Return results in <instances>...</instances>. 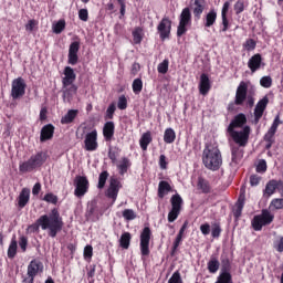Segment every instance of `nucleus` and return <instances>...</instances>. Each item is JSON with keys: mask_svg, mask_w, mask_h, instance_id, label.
<instances>
[{"mask_svg": "<svg viewBox=\"0 0 283 283\" xmlns=\"http://www.w3.org/2000/svg\"><path fill=\"white\" fill-rule=\"evenodd\" d=\"M49 231V235L54 238L60 231L63 230V218L56 208L52 209L49 214L41 216L36 223L29 226L28 231Z\"/></svg>", "mask_w": 283, "mask_h": 283, "instance_id": "obj_1", "label": "nucleus"}, {"mask_svg": "<svg viewBox=\"0 0 283 283\" xmlns=\"http://www.w3.org/2000/svg\"><path fill=\"white\" fill-rule=\"evenodd\" d=\"M202 163L207 169L218 171L222 167V154L216 144H209L203 149Z\"/></svg>", "mask_w": 283, "mask_h": 283, "instance_id": "obj_2", "label": "nucleus"}, {"mask_svg": "<svg viewBox=\"0 0 283 283\" xmlns=\"http://www.w3.org/2000/svg\"><path fill=\"white\" fill-rule=\"evenodd\" d=\"M74 81H76V73H74V69L71 66H66L64 69V76L62 78L63 87H70L64 91V98L71 101L72 96L76 94V85H73Z\"/></svg>", "mask_w": 283, "mask_h": 283, "instance_id": "obj_3", "label": "nucleus"}, {"mask_svg": "<svg viewBox=\"0 0 283 283\" xmlns=\"http://www.w3.org/2000/svg\"><path fill=\"white\" fill-rule=\"evenodd\" d=\"M48 158H50V156L45 151L32 155L28 161L20 165V171H34V169H39V167L45 165Z\"/></svg>", "mask_w": 283, "mask_h": 283, "instance_id": "obj_4", "label": "nucleus"}, {"mask_svg": "<svg viewBox=\"0 0 283 283\" xmlns=\"http://www.w3.org/2000/svg\"><path fill=\"white\" fill-rule=\"evenodd\" d=\"M275 220V214L269 209H263L260 214L255 216L252 220L254 231H262V227H268Z\"/></svg>", "mask_w": 283, "mask_h": 283, "instance_id": "obj_5", "label": "nucleus"}, {"mask_svg": "<svg viewBox=\"0 0 283 283\" xmlns=\"http://www.w3.org/2000/svg\"><path fill=\"white\" fill-rule=\"evenodd\" d=\"M228 133L237 145L240 147H247L249 136H251V127L244 126L241 130L228 129Z\"/></svg>", "mask_w": 283, "mask_h": 283, "instance_id": "obj_6", "label": "nucleus"}, {"mask_svg": "<svg viewBox=\"0 0 283 283\" xmlns=\"http://www.w3.org/2000/svg\"><path fill=\"white\" fill-rule=\"evenodd\" d=\"M189 28H191V10L189 8H185L179 15L177 36H184V34H187Z\"/></svg>", "mask_w": 283, "mask_h": 283, "instance_id": "obj_7", "label": "nucleus"}, {"mask_svg": "<svg viewBox=\"0 0 283 283\" xmlns=\"http://www.w3.org/2000/svg\"><path fill=\"white\" fill-rule=\"evenodd\" d=\"M170 205L171 209L168 212V222H176V220H178V216H180V212L182 211V205H185V201L180 195L176 193L170 198Z\"/></svg>", "mask_w": 283, "mask_h": 283, "instance_id": "obj_8", "label": "nucleus"}, {"mask_svg": "<svg viewBox=\"0 0 283 283\" xmlns=\"http://www.w3.org/2000/svg\"><path fill=\"white\" fill-rule=\"evenodd\" d=\"M25 87H28V85L25 84V80H23V77H18L12 81L11 97L13 98V101L22 98V96H25Z\"/></svg>", "mask_w": 283, "mask_h": 283, "instance_id": "obj_9", "label": "nucleus"}, {"mask_svg": "<svg viewBox=\"0 0 283 283\" xmlns=\"http://www.w3.org/2000/svg\"><path fill=\"white\" fill-rule=\"evenodd\" d=\"M149 242H151V229L149 227H145L140 233V253L144 258L149 255Z\"/></svg>", "mask_w": 283, "mask_h": 283, "instance_id": "obj_10", "label": "nucleus"}, {"mask_svg": "<svg viewBox=\"0 0 283 283\" xmlns=\"http://www.w3.org/2000/svg\"><path fill=\"white\" fill-rule=\"evenodd\" d=\"M84 149L86 151H96L98 149V132L96 129L85 135Z\"/></svg>", "mask_w": 283, "mask_h": 283, "instance_id": "obj_11", "label": "nucleus"}, {"mask_svg": "<svg viewBox=\"0 0 283 283\" xmlns=\"http://www.w3.org/2000/svg\"><path fill=\"white\" fill-rule=\"evenodd\" d=\"M123 185L118 179L112 178L105 192L106 198H109L111 200H113V202H116V198H118V191H120Z\"/></svg>", "mask_w": 283, "mask_h": 283, "instance_id": "obj_12", "label": "nucleus"}, {"mask_svg": "<svg viewBox=\"0 0 283 283\" xmlns=\"http://www.w3.org/2000/svg\"><path fill=\"white\" fill-rule=\"evenodd\" d=\"M157 31L161 41L169 39L171 34V20L169 18H163L157 27Z\"/></svg>", "mask_w": 283, "mask_h": 283, "instance_id": "obj_13", "label": "nucleus"}, {"mask_svg": "<svg viewBox=\"0 0 283 283\" xmlns=\"http://www.w3.org/2000/svg\"><path fill=\"white\" fill-rule=\"evenodd\" d=\"M280 125H282V120L280 119V115H276L272 123V126L270 127V129L264 136L265 143H269L266 145L268 149H270L271 145L273 144V137L275 136V133L277 132V128L280 127Z\"/></svg>", "mask_w": 283, "mask_h": 283, "instance_id": "obj_14", "label": "nucleus"}, {"mask_svg": "<svg viewBox=\"0 0 283 283\" xmlns=\"http://www.w3.org/2000/svg\"><path fill=\"white\" fill-rule=\"evenodd\" d=\"M247 92H249V83L240 82L234 97L235 105H244V101H247Z\"/></svg>", "mask_w": 283, "mask_h": 283, "instance_id": "obj_15", "label": "nucleus"}, {"mask_svg": "<svg viewBox=\"0 0 283 283\" xmlns=\"http://www.w3.org/2000/svg\"><path fill=\"white\" fill-rule=\"evenodd\" d=\"M75 185V196L76 198H83V196H85L90 189V181H87V179L85 178H77L74 181Z\"/></svg>", "mask_w": 283, "mask_h": 283, "instance_id": "obj_16", "label": "nucleus"}, {"mask_svg": "<svg viewBox=\"0 0 283 283\" xmlns=\"http://www.w3.org/2000/svg\"><path fill=\"white\" fill-rule=\"evenodd\" d=\"M282 190H283L282 180L272 179L266 185L263 196L265 198H271V196H273V193H275V191H282Z\"/></svg>", "mask_w": 283, "mask_h": 283, "instance_id": "obj_17", "label": "nucleus"}, {"mask_svg": "<svg viewBox=\"0 0 283 283\" xmlns=\"http://www.w3.org/2000/svg\"><path fill=\"white\" fill-rule=\"evenodd\" d=\"M43 272V263L38 260H33L28 265V275L30 279V283H34V277H36L38 273Z\"/></svg>", "mask_w": 283, "mask_h": 283, "instance_id": "obj_18", "label": "nucleus"}, {"mask_svg": "<svg viewBox=\"0 0 283 283\" xmlns=\"http://www.w3.org/2000/svg\"><path fill=\"white\" fill-rule=\"evenodd\" d=\"M248 67L252 72V74H255L258 70L264 67V62H262V55L260 53L252 55L248 61Z\"/></svg>", "mask_w": 283, "mask_h": 283, "instance_id": "obj_19", "label": "nucleus"}, {"mask_svg": "<svg viewBox=\"0 0 283 283\" xmlns=\"http://www.w3.org/2000/svg\"><path fill=\"white\" fill-rule=\"evenodd\" d=\"M266 105H269V97H263L261 101L258 102L254 108V123L258 125L260 123V118L264 116V111L266 109Z\"/></svg>", "mask_w": 283, "mask_h": 283, "instance_id": "obj_20", "label": "nucleus"}, {"mask_svg": "<svg viewBox=\"0 0 283 283\" xmlns=\"http://www.w3.org/2000/svg\"><path fill=\"white\" fill-rule=\"evenodd\" d=\"M78 50H81V43L73 42L69 48V64L76 65L78 63Z\"/></svg>", "mask_w": 283, "mask_h": 283, "instance_id": "obj_21", "label": "nucleus"}, {"mask_svg": "<svg viewBox=\"0 0 283 283\" xmlns=\"http://www.w3.org/2000/svg\"><path fill=\"white\" fill-rule=\"evenodd\" d=\"M211 91V80H209V75L202 73L199 80V93L202 96H207Z\"/></svg>", "mask_w": 283, "mask_h": 283, "instance_id": "obj_22", "label": "nucleus"}, {"mask_svg": "<svg viewBox=\"0 0 283 283\" xmlns=\"http://www.w3.org/2000/svg\"><path fill=\"white\" fill-rule=\"evenodd\" d=\"M244 154L242 153V149L238 147L232 148V159L230 163V167L233 169V171H237L240 167V164L242 163Z\"/></svg>", "mask_w": 283, "mask_h": 283, "instance_id": "obj_23", "label": "nucleus"}, {"mask_svg": "<svg viewBox=\"0 0 283 283\" xmlns=\"http://www.w3.org/2000/svg\"><path fill=\"white\" fill-rule=\"evenodd\" d=\"M247 125V115L240 113L231 120L228 129H238V127H244Z\"/></svg>", "mask_w": 283, "mask_h": 283, "instance_id": "obj_24", "label": "nucleus"}, {"mask_svg": "<svg viewBox=\"0 0 283 283\" xmlns=\"http://www.w3.org/2000/svg\"><path fill=\"white\" fill-rule=\"evenodd\" d=\"M244 200H245L244 189H241V193L239 196V199H238L237 203L233 207L234 218H240V216H242V210L244 209Z\"/></svg>", "mask_w": 283, "mask_h": 283, "instance_id": "obj_25", "label": "nucleus"}, {"mask_svg": "<svg viewBox=\"0 0 283 283\" xmlns=\"http://www.w3.org/2000/svg\"><path fill=\"white\" fill-rule=\"evenodd\" d=\"M54 136V125L48 124L41 129L40 139L42 143L50 140Z\"/></svg>", "mask_w": 283, "mask_h": 283, "instance_id": "obj_26", "label": "nucleus"}, {"mask_svg": "<svg viewBox=\"0 0 283 283\" xmlns=\"http://www.w3.org/2000/svg\"><path fill=\"white\" fill-rule=\"evenodd\" d=\"M78 116V109H70L67 113L62 116L61 124L70 125V123H74V119Z\"/></svg>", "mask_w": 283, "mask_h": 283, "instance_id": "obj_27", "label": "nucleus"}, {"mask_svg": "<svg viewBox=\"0 0 283 283\" xmlns=\"http://www.w3.org/2000/svg\"><path fill=\"white\" fill-rule=\"evenodd\" d=\"M28 202H30V189L23 188L19 195L18 205L21 209H23Z\"/></svg>", "mask_w": 283, "mask_h": 283, "instance_id": "obj_28", "label": "nucleus"}, {"mask_svg": "<svg viewBox=\"0 0 283 283\" xmlns=\"http://www.w3.org/2000/svg\"><path fill=\"white\" fill-rule=\"evenodd\" d=\"M151 132H146L142 135L139 139V146L143 149V151H147V147H149V144L151 143Z\"/></svg>", "mask_w": 283, "mask_h": 283, "instance_id": "obj_29", "label": "nucleus"}, {"mask_svg": "<svg viewBox=\"0 0 283 283\" xmlns=\"http://www.w3.org/2000/svg\"><path fill=\"white\" fill-rule=\"evenodd\" d=\"M172 191L171 185L167 181H160L158 186V196L159 198H165L169 192Z\"/></svg>", "mask_w": 283, "mask_h": 283, "instance_id": "obj_30", "label": "nucleus"}, {"mask_svg": "<svg viewBox=\"0 0 283 283\" xmlns=\"http://www.w3.org/2000/svg\"><path fill=\"white\" fill-rule=\"evenodd\" d=\"M144 36H145V32L143 31V28L137 27L133 30V43L135 45H140V43H143Z\"/></svg>", "mask_w": 283, "mask_h": 283, "instance_id": "obj_31", "label": "nucleus"}, {"mask_svg": "<svg viewBox=\"0 0 283 283\" xmlns=\"http://www.w3.org/2000/svg\"><path fill=\"white\" fill-rule=\"evenodd\" d=\"M218 19V12H216V10H210L207 14H206V19H205V28H211V25H213L216 23V20Z\"/></svg>", "mask_w": 283, "mask_h": 283, "instance_id": "obj_32", "label": "nucleus"}, {"mask_svg": "<svg viewBox=\"0 0 283 283\" xmlns=\"http://www.w3.org/2000/svg\"><path fill=\"white\" fill-rule=\"evenodd\" d=\"M114 122H107L103 128L104 138H106L107 140H112V137L114 136Z\"/></svg>", "mask_w": 283, "mask_h": 283, "instance_id": "obj_33", "label": "nucleus"}, {"mask_svg": "<svg viewBox=\"0 0 283 283\" xmlns=\"http://www.w3.org/2000/svg\"><path fill=\"white\" fill-rule=\"evenodd\" d=\"M283 209V198H274L269 205L268 211H280Z\"/></svg>", "mask_w": 283, "mask_h": 283, "instance_id": "obj_34", "label": "nucleus"}, {"mask_svg": "<svg viewBox=\"0 0 283 283\" xmlns=\"http://www.w3.org/2000/svg\"><path fill=\"white\" fill-rule=\"evenodd\" d=\"M220 270V261L216 256L210 258V262H208V271L209 273H218Z\"/></svg>", "mask_w": 283, "mask_h": 283, "instance_id": "obj_35", "label": "nucleus"}, {"mask_svg": "<svg viewBox=\"0 0 283 283\" xmlns=\"http://www.w3.org/2000/svg\"><path fill=\"white\" fill-rule=\"evenodd\" d=\"M176 140V130L174 128H166L164 133V142L167 143V145H171Z\"/></svg>", "mask_w": 283, "mask_h": 283, "instance_id": "obj_36", "label": "nucleus"}, {"mask_svg": "<svg viewBox=\"0 0 283 283\" xmlns=\"http://www.w3.org/2000/svg\"><path fill=\"white\" fill-rule=\"evenodd\" d=\"M130 242H132V233L124 232L119 239V247H122V249H129Z\"/></svg>", "mask_w": 283, "mask_h": 283, "instance_id": "obj_37", "label": "nucleus"}, {"mask_svg": "<svg viewBox=\"0 0 283 283\" xmlns=\"http://www.w3.org/2000/svg\"><path fill=\"white\" fill-rule=\"evenodd\" d=\"M205 12V0H195L193 14L197 19Z\"/></svg>", "mask_w": 283, "mask_h": 283, "instance_id": "obj_38", "label": "nucleus"}, {"mask_svg": "<svg viewBox=\"0 0 283 283\" xmlns=\"http://www.w3.org/2000/svg\"><path fill=\"white\" fill-rule=\"evenodd\" d=\"M130 166H132V163L129 161V159L124 157V158H122V160L119 161L117 167H118L120 175L123 176V174H127V169H129Z\"/></svg>", "mask_w": 283, "mask_h": 283, "instance_id": "obj_39", "label": "nucleus"}, {"mask_svg": "<svg viewBox=\"0 0 283 283\" xmlns=\"http://www.w3.org/2000/svg\"><path fill=\"white\" fill-rule=\"evenodd\" d=\"M52 30L54 34H61L65 30V20H59L52 24Z\"/></svg>", "mask_w": 283, "mask_h": 283, "instance_id": "obj_40", "label": "nucleus"}, {"mask_svg": "<svg viewBox=\"0 0 283 283\" xmlns=\"http://www.w3.org/2000/svg\"><path fill=\"white\" fill-rule=\"evenodd\" d=\"M216 283H233V279L231 277V273L229 272H222Z\"/></svg>", "mask_w": 283, "mask_h": 283, "instance_id": "obj_41", "label": "nucleus"}, {"mask_svg": "<svg viewBox=\"0 0 283 283\" xmlns=\"http://www.w3.org/2000/svg\"><path fill=\"white\" fill-rule=\"evenodd\" d=\"M27 32H34V30H39V20L31 19L25 24Z\"/></svg>", "mask_w": 283, "mask_h": 283, "instance_id": "obj_42", "label": "nucleus"}, {"mask_svg": "<svg viewBox=\"0 0 283 283\" xmlns=\"http://www.w3.org/2000/svg\"><path fill=\"white\" fill-rule=\"evenodd\" d=\"M133 92L134 94H140L143 92V80L135 78L133 81Z\"/></svg>", "mask_w": 283, "mask_h": 283, "instance_id": "obj_43", "label": "nucleus"}, {"mask_svg": "<svg viewBox=\"0 0 283 283\" xmlns=\"http://www.w3.org/2000/svg\"><path fill=\"white\" fill-rule=\"evenodd\" d=\"M157 71L159 74H167L169 72V60H164L158 64Z\"/></svg>", "mask_w": 283, "mask_h": 283, "instance_id": "obj_44", "label": "nucleus"}, {"mask_svg": "<svg viewBox=\"0 0 283 283\" xmlns=\"http://www.w3.org/2000/svg\"><path fill=\"white\" fill-rule=\"evenodd\" d=\"M258 45V43L255 42V40L253 39H248L244 44L243 48L244 50H247V52H253V50H255V46Z\"/></svg>", "mask_w": 283, "mask_h": 283, "instance_id": "obj_45", "label": "nucleus"}, {"mask_svg": "<svg viewBox=\"0 0 283 283\" xmlns=\"http://www.w3.org/2000/svg\"><path fill=\"white\" fill-rule=\"evenodd\" d=\"M168 283H185L182 281V275L180 274V271L174 272L172 275L169 277Z\"/></svg>", "mask_w": 283, "mask_h": 283, "instance_id": "obj_46", "label": "nucleus"}, {"mask_svg": "<svg viewBox=\"0 0 283 283\" xmlns=\"http://www.w3.org/2000/svg\"><path fill=\"white\" fill-rule=\"evenodd\" d=\"M260 85H261V87L269 90V87H271V85H273V78H271V76H263L260 80Z\"/></svg>", "mask_w": 283, "mask_h": 283, "instance_id": "obj_47", "label": "nucleus"}, {"mask_svg": "<svg viewBox=\"0 0 283 283\" xmlns=\"http://www.w3.org/2000/svg\"><path fill=\"white\" fill-rule=\"evenodd\" d=\"M122 216H123V218L126 219L127 221L136 220V212H134V210H132V209H125V210L122 212Z\"/></svg>", "mask_w": 283, "mask_h": 283, "instance_id": "obj_48", "label": "nucleus"}, {"mask_svg": "<svg viewBox=\"0 0 283 283\" xmlns=\"http://www.w3.org/2000/svg\"><path fill=\"white\" fill-rule=\"evenodd\" d=\"M198 189H200V191H202V193H209L210 187H209V184L207 182V180L199 179Z\"/></svg>", "mask_w": 283, "mask_h": 283, "instance_id": "obj_49", "label": "nucleus"}, {"mask_svg": "<svg viewBox=\"0 0 283 283\" xmlns=\"http://www.w3.org/2000/svg\"><path fill=\"white\" fill-rule=\"evenodd\" d=\"M17 255V240H12L8 249V258H14Z\"/></svg>", "mask_w": 283, "mask_h": 283, "instance_id": "obj_50", "label": "nucleus"}, {"mask_svg": "<svg viewBox=\"0 0 283 283\" xmlns=\"http://www.w3.org/2000/svg\"><path fill=\"white\" fill-rule=\"evenodd\" d=\"M221 233H222V228L220 227V223H213L211 229L212 238H220Z\"/></svg>", "mask_w": 283, "mask_h": 283, "instance_id": "obj_51", "label": "nucleus"}, {"mask_svg": "<svg viewBox=\"0 0 283 283\" xmlns=\"http://www.w3.org/2000/svg\"><path fill=\"white\" fill-rule=\"evenodd\" d=\"M43 200H44V202H50L51 205H56L59 202V197H56L54 193L50 192L44 196Z\"/></svg>", "mask_w": 283, "mask_h": 283, "instance_id": "obj_52", "label": "nucleus"}, {"mask_svg": "<svg viewBox=\"0 0 283 283\" xmlns=\"http://www.w3.org/2000/svg\"><path fill=\"white\" fill-rule=\"evenodd\" d=\"M266 171V160L260 159L256 164V174H264Z\"/></svg>", "mask_w": 283, "mask_h": 283, "instance_id": "obj_53", "label": "nucleus"}, {"mask_svg": "<svg viewBox=\"0 0 283 283\" xmlns=\"http://www.w3.org/2000/svg\"><path fill=\"white\" fill-rule=\"evenodd\" d=\"M114 112H116V104L112 103L106 109V119L112 120L114 118Z\"/></svg>", "mask_w": 283, "mask_h": 283, "instance_id": "obj_54", "label": "nucleus"}, {"mask_svg": "<svg viewBox=\"0 0 283 283\" xmlns=\"http://www.w3.org/2000/svg\"><path fill=\"white\" fill-rule=\"evenodd\" d=\"M118 109H127V97L125 95H120L117 101Z\"/></svg>", "mask_w": 283, "mask_h": 283, "instance_id": "obj_55", "label": "nucleus"}, {"mask_svg": "<svg viewBox=\"0 0 283 283\" xmlns=\"http://www.w3.org/2000/svg\"><path fill=\"white\" fill-rule=\"evenodd\" d=\"M92 255H94V248H92V245H86L84 248L85 260H92Z\"/></svg>", "mask_w": 283, "mask_h": 283, "instance_id": "obj_56", "label": "nucleus"}, {"mask_svg": "<svg viewBox=\"0 0 283 283\" xmlns=\"http://www.w3.org/2000/svg\"><path fill=\"white\" fill-rule=\"evenodd\" d=\"M273 247L279 253H283V237H280L277 240H275Z\"/></svg>", "mask_w": 283, "mask_h": 283, "instance_id": "obj_57", "label": "nucleus"}, {"mask_svg": "<svg viewBox=\"0 0 283 283\" xmlns=\"http://www.w3.org/2000/svg\"><path fill=\"white\" fill-rule=\"evenodd\" d=\"M234 11H235V14H241V12H244V2L242 0H239L235 2Z\"/></svg>", "mask_w": 283, "mask_h": 283, "instance_id": "obj_58", "label": "nucleus"}, {"mask_svg": "<svg viewBox=\"0 0 283 283\" xmlns=\"http://www.w3.org/2000/svg\"><path fill=\"white\" fill-rule=\"evenodd\" d=\"M78 19L81 21H87L90 19V13L87 12V9H81L78 11Z\"/></svg>", "mask_w": 283, "mask_h": 283, "instance_id": "obj_59", "label": "nucleus"}, {"mask_svg": "<svg viewBox=\"0 0 283 283\" xmlns=\"http://www.w3.org/2000/svg\"><path fill=\"white\" fill-rule=\"evenodd\" d=\"M200 231L202 235H209V233H211V226L209 223H203L200 226Z\"/></svg>", "mask_w": 283, "mask_h": 283, "instance_id": "obj_60", "label": "nucleus"}, {"mask_svg": "<svg viewBox=\"0 0 283 283\" xmlns=\"http://www.w3.org/2000/svg\"><path fill=\"white\" fill-rule=\"evenodd\" d=\"M167 157L165 155L159 156V167L160 169H167Z\"/></svg>", "mask_w": 283, "mask_h": 283, "instance_id": "obj_61", "label": "nucleus"}, {"mask_svg": "<svg viewBox=\"0 0 283 283\" xmlns=\"http://www.w3.org/2000/svg\"><path fill=\"white\" fill-rule=\"evenodd\" d=\"M222 19V29L221 32H227L229 30V19H227V15H221Z\"/></svg>", "mask_w": 283, "mask_h": 283, "instance_id": "obj_62", "label": "nucleus"}, {"mask_svg": "<svg viewBox=\"0 0 283 283\" xmlns=\"http://www.w3.org/2000/svg\"><path fill=\"white\" fill-rule=\"evenodd\" d=\"M19 247L25 252V249H28V239L25 237L20 238Z\"/></svg>", "mask_w": 283, "mask_h": 283, "instance_id": "obj_63", "label": "nucleus"}, {"mask_svg": "<svg viewBox=\"0 0 283 283\" xmlns=\"http://www.w3.org/2000/svg\"><path fill=\"white\" fill-rule=\"evenodd\" d=\"M229 8H231V2L227 1L223 3L221 17H227V13L229 12Z\"/></svg>", "mask_w": 283, "mask_h": 283, "instance_id": "obj_64", "label": "nucleus"}]
</instances>
